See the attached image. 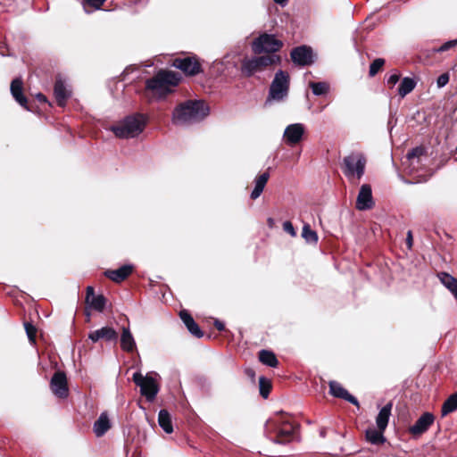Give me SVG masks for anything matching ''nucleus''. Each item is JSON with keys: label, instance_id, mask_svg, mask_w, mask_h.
I'll list each match as a JSON object with an SVG mask.
<instances>
[{"label": "nucleus", "instance_id": "obj_8", "mask_svg": "<svg viewBox=\"0 0 457 457\" xmlns=\"http://www.w3.org/2000/svg\"><path fill=\"white\" fill-rule=\"evenodd\" d=\"M283 46L281 40L275 37L274 35L262 34L256 37L252 43V50L254 54L262 53H276Z\"/></svg>", "mask_w": 457, "mask_h": 457}, {"label": "nucleus", "instance_id": "obj_35", "mask_svg": "<svg viewBox=\"0 0 457 457\" xmlns=\"http://www.w3.org/2000/svg\"><path fill=\"white\" fill-rule=\"evenodd\" d=\"M260 394L263 398H267L270 390V383L264 377L259 378Z\"/></svg>", "mask_w": 457, "mask_h": 457}, {"label": "nucleus", "instance_id": "obj_44", "mask_svg": "<svg viewBox=\"0 0 457 457\" xmlns=\"http://www.w3.org/2000/svg\"><path fill=\"white\" fill-rule=\"evenodd\" d=\"M214 327L219 330V331H223L225 329V325L222 321L219 320H214Z\"/></svg>", "mask_w": 457, "mask_h": 457}, {"label": "nucleus", "instance_id": "obj_46", "mask_svg": "<svg viewBox=\"0 0 457 457\" xmlns=\"http://www.w3.org/2000/svg\"><path fill=\"white\" fill-rule=\"evenodd\" d=\"M37 98L41 103H46L47 102L46 97L43 94H41V93H38L37 95Z\"/></svg>", "mask_w": 457, "mask_h": 457}, {"label": "nucleus", "instance_id": "obj_14", "mask_svg": "<svg viewBox=\"0 0 457 457\" xmlns=\"http://www.w3.org/2000/svg\"><path fill=\"white\" fill-rule=\"evenodd\" d=\"M435 421V416L431 412H424L415 423L409 428V432L413 436H420L428 430Z\"/></svg>", "mask_w": 457, "mask_h": 457}, {"label": "nucleus", "instance_id": "obj_27", "mask_svg": "<svg viewBox=\"0 0 457 457\" xmlns=\"http://www.w3.org/2000/svg\"><path fill=\"white\" fill-rule=\"evenodd\" d=\"M438 278L441 283L452 293V295L457 300V279L446 272L439 273Z\"/></svg>", "mask_w": 457, "mask_h": 457}, {"label": "nucleus", "instance_id": "obj_22", "mask_svg": "<svg viewBox=\"0 0 457 457\" xmlns=\"http://www.w3.org/2000/svg\"><path fill=\"white\" fill-rule=\"evenodd\" d=\"M120 348L127 353H132L137 349L135 338L128 327L122 328L120 338Z\"/></svg>", "mask_w": 457, "mask_h": 457}, {"label": "nucleus", "instance_id": "obj_4", "mask_svg": "<svg viewBox=\"0 0 457 457\" xmlns=\"http://www.w3.org/2000/svg\"><path fill=\"white\" fill-rule=\"evenodd\" d=\"M145 126V120L141 114L129 115L111 127V131L119 138H134L141 134Z\"/></svg>", "mask_w": 457, "mask_h": 457}, {"label": "nucleus", "instance_id": "obj_5", "mask_svg": "<svg viewBox=\"0 0 457 457\" xmlns=\"http://www.w3.org/2000/svg\"><path fill=\"white\" fill-rule=\"evenodd\" d=\"M289 86L290 77L288 73L282 70L278 71L270 86L265 105L286 101L288 96Z\"/></svg>", "mask_w": 457, "mask_h": 457}, {"label": "nucleus", "instance_id": "obj_13", "mask_svg": "<svg viewBox=\"0 0 457 457\" xmlns=\"http://www.w3.org/2000/svg\"><path fill=\"white\" fill-rule=\"evenodd\" d=\"M290 55L292 61L300 66H308L314 62L312 50L306 46L294 48Z\"/></svg>", "mask_w": 457, "mask_h": 457}, {"label": "nucleus", "instance_id": "obj_43", "mask_svg": "<svg viewBox=\"0 0 457 457\" xmlns=\"http://www.w3.org/2000/svg\"><path fill=\"white\" fill-rule=\"evenodd\" d=\"M283 229L292 237L296 236L295 229L290 221H285L283 223Z\"/></svg>", "mask_w": 457, "mask_h": 457}, {"label": "nucleus", "instance_id": "obj_37", "mask_svg": "<svg viewBox=\"0 0 457 457\" xmlns=\"http://www.w3.org/2000/svg\"><path fill=\"white\" fill-rule=\"evenodd\" d=\"M457 46V38L456 39H453V40H449L445 43H444L442 46H440L439 47L437 48H434L433 49V52L435 53H443V52H446L453 47Z\"/></svg>", "mask_w": 457, "mask_h": 457}, {"label": "nucleus", "instance_id": "obj_6", "mask_svg": "<svg viewBox=\"0 0 457 457\" xmlns=\"http://www.w3.org/2000/svg\"><path fill=\"white\" fill-rule=\"evenodd\" d=\"M367 160L361 152H352L343 159V172L348 180H360L365 172Z\"/></svg>", "mask_w": 457, "mask_h": 457}, {"label": "nucleus", "instance_id": "obj_40", "mask_svg": "<svg viewBox=\"0 0 457 457\" xmlns=\"http://www.w3.org/2000/svg\"><path fill=\"white\" fill-rule=\"evenodd\" d=\"M25 330L29 341L35 342V337L37 332L36 328L29 323H25Z\"/></svg>", "mask_w": 457, "mask_h": 457}, {"label": "nucleus", "instance_id": "obj_19", "mask_svg": "<svg viewBox=\"0 0 457 457\" xmlns=\"http://www.w3.org/2000/svg\"><path fill=\"white\" fill-rule=\"evenodd\" d=\"M329 393L337 398L344 399L353 405L359 406V402L356 397L349 394V392L345 389L341 384L337 381H329Z\"/></svg>", "mask_w": 457, "mask_h": 457}, {"label": "nucleus", "instance_id": "obj_23", "mask_svg": "<svg viewBox=\"0 0 457 457\" xmlns=\"http://www.w3.org/2000/svg\"><path fill=\"white\" fill-rule=\"evenodd\" d=\"M179 317L184 322L188 331L197 338H201L204 336V332L201 330L199 326L195 323L193 317L187 311L183 310L179 312Z\"/></svg>", "mask_w": 457, "mask_h": 457}, {"label": "nucleus", "instance_id": "obj_16", "mask_svg": "<svg viewBox=\"0 0 457 457\" xmlns=\"http://www.w3.org/2000/svg\"><path fill=\"white\" fill-rule=\"evenodd\" d=\"M54 94L58 105L63 107L67 100L71 96V89L64 80L58 78L54 83Z\"/></svg>", "mask_w": 457, "mask_h": 457}, {"label": "nucleus", "instance_id": "obj_11", "mask_svg": "<svg viewBox=\"0 0 457 457\" xmlns=\"http://www.w3.org/2000/svg\"><path fill=\"white\" fill-rule=\"evenodd\" d=\"M172 65L187 75H196L201 71V64L195 57L176 58Z\"/></svg>", "mask_w": 457, "mask_h": 457}, {"label": "nucleus", "instance_id": "obj_10", "mask_svg": "<svg viewBox=\"0 0 457 457\" xmlns=\"http://www.w3.org/2000/svg\"><path fill=\"white\" fill-rule=\"evenodd\" d=\"M305 133V127L303 123H293L286 127L283 139L288 145H295L302 141Z\"/></svg>", "mask_w": 457, "mask_h": 457}, {"label": "nucleus", "instance_id": "obj_49", "mask_svg": "<svg viewBox=\"0 0 457 457\" xmlns=\"http://www.w3.org/2000/svg\"><path fill=\"white\" fill-rule=\"evenodd\" d=\"M320 435L321 437H325L326 436V431H325L324 428L320 429Z\"/></svg>", "mask_w": 457, "mask_h": 457}, {"label": "nucleus", "instance_id": "obj_9", "mask_svg": "<svg viewBox=\"0 0 457 457\" xmlns=\"http://www.w3.org/2000/svg\"><path fill=\"white\" fill-rule=\"evenodd\" d=\"M132 378L134 383L140 387L141 395L148 402H153L160 389L156 380L151 376H143L140 372H135Z\"/></svg>", "mask_w": 457, "mask_h": 457}, {"label": "nucleus", "instance_id": "obj_33", "mask_svg": "<svg viewBox=\"0 0 457 457\" xmlns=\"http://www.w3.org/2000/svg\"><path fill=\"white\" fill-rule=\"evenodd\" d=\"M309 87L314 96H320L327 94L329 90V85L327 82H310Z\"/></svg>", "mask_w": 457, "mask_h": 457}, {"label": "nucleus", "instance_id": "obj_36", "mask_svg": "<svg viewBox=\"0 0 457 457\" xmlns=\"http://www.w3.org/2000/svg\"><path fill=\"white\" fill-rule=\"evenodd\" d=\"M385 63V60L382 58L375 59L370 65V75L375 76L378 71L382 68Z\"/></svg>", "mask_w": 457, "mask_h": 457}, {"label": "nucleus", "instance_id": "obj_12", "mask_svg": "<svg viewBox=\"0 0 457 457\" xmlns=\"http://www.w3.org/2000/svg\"><path fill=\"white\" fill-rule=\"evenodd\" d=\"M50 387L54 395L66 398L69 394L66 375L61 371L55 372L51 378Z\"/></svg>", "mask_w": 457, "mask_h": 457}, {"label": "nucleus", "instance_id": "obj_2", "mask_svg": "<svg viewBox=\"0 0 457 457\" xmlns=\"http://www.w3.org/2000/svg\"><path fill=\"white\" fill-rule=\"evenodd\" d=\"M209 114V107L201 100H187L179 104L172 112V122L185 125L202 120Z\"/></svg>", "mask_w": 457, "mask_h": 457}, {"label": "nucleus", "instance_id": "obj_38", "mask_svg": "<svg viewBox=\"0 0 457 457\" xmlns=\"http://www.w3.org/2000/svg\"><path fill=\"white\" fill-rule=\"evenodd\" d=\"M425 154V149L422 146H417L412 148L408 152L406 157L409 161L413 160L414 158H419Z\"/></svg>", "mask_w": 457, "mask_h": 457}, {"label": "nucleus", "instance_id": "obj_24", "mask_svg": "<svg viewBox=\"0 0 457 457\" xmlns=\"http://www.w3.org/2000/svg\"><path fill=\"white\" fill-rule=\"evenodd\" d=\"M110 428L111 422L109 417L105 412H103L95 421L93 430L97 437H101L110 429Z\"/></svg>", "mask_w": 457, "mask_h": 457}, {"label": "nucleus", "instance_id": "obj_28", "mask_svg": "<svg viewBox=\"0 0 457 457\" xmlns=\"http://www.w3.org/2000/svg\"><path fill=\"white\" fill-rule=\"evenodd\" d=\"M159 426L167 433L173 432V426L170 414L166 410H161L158 414Z\"/></svg>", "mask_w": 457, "mask_h": 457}, {"label": "nucleus", "instance_id": "obj_26", "mask_svg": "<svg viewBox=\"0 0 457 457\" xmlns=\"http://www.w3.org/2000/svg\"><path fill=\"white\" fill-rule=\"evenodd\" d=\"M269 178H270V173L268 171H265L255 178L254 187L251 193L252 199L255 200L262 195V193L269 180Z\"/></svg>", "mask_w": 457, "mask_h": 457}, {"label": "nucleus", "instance_id": "obj_1", "mask_svg": "<svg viewBox=\"0 0 457 457\" xmlns=\"http://www.w3.org/2000/svg\"><path fill=\"white\" fill-rule=\"evenodd\" d=\"M297 426L288 416L278 415L265 424L264 433L271 442L285 445L291 442L296 434Z\"/></svg>", "mask_w": 457, "mask_h": 457}, {"label": "nucleus", "instance_id": "obj_34", "mask_svg": "<svg viewBox=\"0 0 457 457\" xmlns=\"http://www.w3.org/2000/svg\"><path fill=\"white\" fill-rule=\"evenodd\" d=\"M302 237L307 243L316 244L318 242V235L312 230L309 224H304L303 227Z\"/></svg>", "mask_w": 457, "mask_h": 457}, {"label": "nucleus", "instance_id": "obj_42", "mask_svg": "<svg viewBox=\"0 0 457 457\" xmlns=\"http://www.w3.org/2000/svg\"><path fill=\"white\" fill-rule=\"evenodd\" d=\"M399 79H400V74L395 71L387 77L386 83L388 86L393 87L394 86H395L398 83Z\"/></svg>", "mask_w": 457, "mask_h": 457}, {"label": "nucleus", "instance_id": "obj_47", "mask_svg": "<svg viewBox=\"0 0 457 457\" xmlns=\"http://www.w3.org/2000/svg\"><path fill=\"white\" fill-rule=\"evenodd\" d=\"M273 1L281 6H285L288 2V0H273Z\"/></svg>", "mask_w": 457, "mask_h": 457}, {"label": "nucleus", "instance_id": "obj_20", "mask_svg": "<svg viewBox=\"0 0 457 457\" xmlns=\"http://www.w3.org/2000/svg\"><path fill=\"white\" fill-rule=\"evenodd\" d=\"M11 94L12 97L15 99V101L23 108H25L28 111H30V109L28 106V101L26 96L23 95V82L21 79L16 78L14 79L11 83Z\"/></svg>", "mask_w": 457, "mask_h": 457}, {"label": "nucleus", "instance_id": "obj_25", "mask_svg": "<svg viewBox=\"0 0 457 457\" xmlns=\"http://www.w3.org/2000/svg\"><path fill=\"white\" fill-rule=\"evenodd\" d=\"M393 403H386L378 412V416L376 417V424L379 430H386L389 418L391 416V411H392Z\"/></svg>", "mask_w": 457, "mask_h": 457}, {"label": "nucleus", "instance_id": "obj_31", "mask_svg": "<svg viewBox=\"0 0 457 457\" xmlns=\"http://www.w3.org/2000/svg\"><path fill=\"white\" fill-rule=\"evenodd\" d=\"M385 430H379L378 428H370L366 430V438L372 445H382L385 443L386 438L383 435Z\"/></svg>", "mask_w": 457, "mask_h": 457}, {"label": "nucleus", "instance_id": "obj_7", "mask_svg": "<svg viewBox=\"0 0 457 457\" xmlns=\"http://www.w3.org/2000/svg\"><path fill=\"white\" fill-rule=\"evenodd\" d=\"M279 62V56L274 54L245 58L242 61L241 72L245 77H252L256 72L262 71L266 67Z\"/></svg>", "mask_w": 457, "mask_h": 457}, {"label": "nucleus", "instance_id": "obj_17", "mask_svg": "<svg viewBox=\"0 0 457 457\" xmlns=\"http://www.w3.org/2000/svg\"><path fill=\"white\" fill-rule=\"evenodd\" d=\"M86 303L93 310L102 312L105 307L106 299L103 295H96L94 287H87Z\"/></svg>", "mask_w": 457, "mask_h": 457}, {"label": "nucleus", "instance_id": "obj_30", "mask_svg": "<svg viewBox=\"0 0 457 457\" xmlns=\"http://www.w3.org/2000/svg\"><path fill=\"white\" fill-rule=\"evenodd\" d=\"M259 360L262 364L271 368H275L278 364V361L274 353L268 350H261L259 352Z\"/></svg>", "mask_w": 457, "mask_h": 457}, {"label": "nucleus", "instance_id": "obj_21", "mask_svg": "<svg viewBox=\"0 0 457 457\" xmlns=\"http://www.w3.org/2000/svg\"><path fill=\"white\" fill-rule=\"evenodd\" d=\"M133 271V265L125 264L116 270H108L104 275L113 282L120 283L125 280Z\"/></svg>", "mask_w": 457, "mask_h": 457}, {"label": "nucleus", "instance_id": "obj_41", "mask_svg": "<svg viewBox=\"0 0 457 457\" xmlns=\"http://www.w3.org/2000/svg\"><path fill=\"white\" fill-rule=\"evenodd\" d=\"M450 79V76L448 73H443L441 74L437 79H436V85L439 88L444 87L445 85L448 84Z\"/></svg>", "mask_w": 457, "mask_h": 457}, {"label": "nucleus", "instance_id": "obj_50", "mask_svg": "<svg viewBox=\"0 0 457 457\" xmlns=\"http://www.w3.org/2000/svg\"><path fill=\"white\" fill-rule=\"evenodd\" d=\"M268 222H269L270 226H271L273 223V220L271 218H269Z\"/></svg>", "mask_w": 457, "mask_h": 457}, {"label": "nucleus", "instance_id": "obj_45", "mask_svg": "<svg viewBox=\"0 0 457 457\" xmlns=\"http://www.w3.org/2000/svg\"><path fill=\"white\" fill-rule=\"evenodd\" d=\"M406 244L408 245V247L411 248L412 245V235L411 231H408L407 233V238H406Z\"/></svg>", "mask_w": 457, "mask_h": 457}, {"label": "nucleus", "instance_id": "obj_15", "mask_svg": "<svg viewBox=\"0 0 457 457\" xmlns=\"http://www.w3.org/2000/svg\"><path fill=\"white\" fill-rule=\"evenodd\" d=\"M373 205L371 187L368 184H363L357 195L356 208L360 211H366L371 209Z\"/></svg>", "mask_w": 457, "mask_h": 457}, {"label": "nucleus", "instance_id": "obj_32", "mask_svg": "<svg viewBox=\"0 0 457 457\" xmlns=\"http://www.w3.org/2000/svg\"><path fill=\"white\" fill-rule=\"evenodd\" d=\"M457 410V392L451 395L443 403L441 414L443 417Z\"/></svg>", "mask_w": 457, "mask_h": 457}, {"label": "nucleus", "instance_id": "obj_3", "mask_svg": "<svg viewBox=\"0 0 457 457\" xmlns=\"http://www.w3.org/2000/svg\"><path fill=\"white\" fill-rule=\"evenodd\" d=\"M180 77L170 71H159L154 76L146 79L145 88L158 98L165 97L179 85Z\"/></svg>", "mask_w": 457, "mask_h": 457}, {"label": "nucleus", "instance_id": "obj_18", "mask_svg": "<svg viewBox=\"0 0 457 457\" xmlns=\"http://www.w3.org/2000/svg\"><path fill=\"white\" fill-rule=\"evenodd\" d=\"M88 338L93 342L96 343L101 339H104L107 342L116 341L118 339L117 332L111 327H103L99 329H96L91 331L88 334Z\"/></svg>", "mask_w": 457, "mask_h": 457}, {"label": "nucleus", "instance_id": "obj_48", "mask_svg": "<svg viewBox=\"0 0 457 457\" xmlns=\"http://www.w3.org/2000/svg\"><path fill=\"white\" fill-rule=\"evenodd\" d=\"M245 372H246V374H247L249 377H251L252 378H254V371H253L252 369H248V370H246V371H245Z\"/></svg>", "mask_w": 457, "mask_h": 457}, {"label": "nucleus", "instance_id": "obj_39", "mask_svg": "<svg viewBox=\"0 0 457 457\" xmlns=\"http://www.w3.org/2000/svg\"><path fill=\"white\" fill-rule=\"evenodd\" d=\"M105 1L106 0H85L83 3V7L86 10V12H89V11L87 10V6L98 10L101 8V6L104 4Z\"/></svg>", "mask_w": 457, "mask_h": 457}, {"label": "nucleus", "instance_id": "obj_29", "mask_svg": "<svg viewBox=\"0 0 457 457\" xmlns=\"http://www.w3.org/2000/svg\"><path fill=\"white\" fill-rule=\"evenodd\" d=\"M416 81L414 79L411 77H404L398 87L399 96L403 98L408 94H410L416 87Z\"/></svg>", "mask_w": 457, "mask_h": 457}]
</instances>
